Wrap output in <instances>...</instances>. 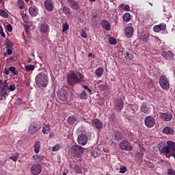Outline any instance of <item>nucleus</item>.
<instances>
[{
    "mask_svg": "<svg viewBox=\"0 0 175 175\" xmlns=\"http://www.w3.org/2000/svg\"><path fill=\"white\" fill-rule=\"evenodd\" d=\"M83 80L84 75L79 71H71L67 78L68 83L72 87H74V85L79 83H83Z\"/></svg>",
    "mask_w": 175,
    "mask_h": 175,
    "instance_id": "1",
    "label": "nucleus"
},
{
    "mask_svg": "<svg viewBox=\"0 0 175 175\" xmlns=\"http://www.w3.org/2000/svg\"><path fill=\"white\" fill-rule=\"evenodd\" d=\"M35 81L38 88H46L49 84V77L45 72H40L36 76Z\"/></svg>",
    "mask_w": 175,
    "mask_h": 175,
    "instance_id": "2",
    "label": "nucleus"
},
{
    "mask_svg": "<svg viewBox=\"0 0 175 175\" xmlns=\"http://www.w3.org/2000/svg\"><path fill=\"white\" fill-rule=\"evenodd\" d=\"M69 152L71 157L80 158V156L84 154V148L79 145H74L70 148Z\"/></svg>",
    "mask_w": 175,
    "mask_h": 175,
    "instance_id": "3",
    "label": "nucleus"
},
{
    "mask_svg": "<svg viewBox=\"0 0 175 175\" xmlns=\"http://www.w3.org/2000/svg\"><path fill=\"white\" fill-rule=\"evenodd\" d=\"M40 129H42V122L40 121H34L29 126L28 133L30 135H36Z\"/></svg>",
    "mask_w": 175,
    "mask_h": 175,
    "instance_id": "4",
    "label": "nucleus"
},
{
    "mask_svg": "<svg viewBox=\"0 0 175 175\" xmlns=\"http://www.w3.org/2000/svg\"><path fill=\"white\" fill-rule=\"evenodd\" d=\"M159 83L160 84V87L163 88V90H169L170 88V83H169V79L165 75H161L159 78Z\"/></svg>",
    "mask_w": 175,
    "mask_h": 175,
    "instance_id": "5",
    "label": "nucleus"
},
{
    "mask_svg": "<svg viewBox=\"0 0 175 175\" xmlns=\"http://www.w3.org/2000/svg\"><path fill=\"white\" fill-rule=\"evenodd\" d=\"M119 147L122 151H132V145L126 140H123L119 144Z\"/></svg>",
    "mask_w": 175,
    "mask_h": 175,
    "instance_id": "6",
    "label": "nucleus"
},
{
    "mask_svg": "<svg viewBox=\"0 0 175 175\" xmlns=\"http://www.w3.org/2000/svg\"><path fill=\"white\" fill-rule=\"evenodd\" d=\"M68 96H69V93L65 90H61L57 92L58 99L64 103L68 102Z\"/></svg>",
    "mask_w": 175,
    "mask_h": 175,
    "instance_id": "7",
    "label": "nucleus"
},
{
    "mask_svg": "<svg viewBox=\"0 0 175 175\" xmlns=\"http://www.w3.org/2000/svg\"><path fill=\"white\" fill-rule=\"evenodd\" d=\"M115 105V110L118 113H121L122 109H124V100H122V98H116L114 101Z\"/></svg>",
    "mask_w": 175,
    "mask_h": 175,
    "instance_id": "8",
    "label": "nucleus"
},
{
    "mask_svg": "<svg viewBox=\"0 0 175 175\" xmlns=\"http://www.w3.org/2000/svg\"><path fill=\"white\" fill-rule=\"evenodd\" d=\"M170 147H169V145H161L159 146V151L160 154H163V155H165L167 158H169L170 157Z\"/></svg>",
    "mask_w": 175,
    "mask_h": 175,
    "instance_id": "9",
    "label": "nucleus"
},
{
    "mask_svg": "<svg viewBox=\"0 0 175 175\" xmlns=\"http://www.w3.org/2000/svg\"><path fill=\"white\" fill-rule=\"evenodd\" d=\"M144 123L147 128H153L155 125V118L152 116H147L144 120Z\"/></svg>",
    "mask_w": 175,
    "mask_h": 175,
    "instance_id": "10",
    "label": "nucleus"
},
{
    "mask_svg": "<svg viewBox=\"0 0 175 175\" xmlns=\"http://www.w3.org/2000/svg\"><path fill=\"white\" fill-rule=\"evenodd\" d=\"M77 142L81 146H85L88 143V137L85 134L81 133L77 137Z\"/></svg>",
    "mask_w": 175,
    "mask_h": 175,
    "instance_id": "11",
    "label": "nucleus"
},
{
    "mask_svg": "<svg viewBox=\"0 0 175 175\" xmlns=\"http://www.w3.org/2000/svg\"><path fill=\"white\" fill-rule=\"evenodd\" d=\"M159 114L162 121H172V118H173V115L170 112H159Z\"/></svg>",
    "mask_w": 175,
    "mask_h": 175,
    "instance_id": "12",
    "label": "nucleus"
},
{
    "mask_svg": "<svg viewBox=\"0 0 175 175\" xmlns=\"http://www.w3.org/2000/svg\"><path fill=\"white\" fill-rule=\"evenodd\" d=\"M31 173L33 175H38L42 173V165L40 164H34L31 168Z\"/></svg>",
    "mask_w": 175,
    "mask_h": 175,
    "instance_id": "13",
    "label": "nucleus"
},
{
    "mask_svg": "<svg viewBox=\"0 0 175 175\" xmlns=\"http://www.w3.org/2000/svg\"><path fill=\"white\" fill-rule=\"evenodd\" d=\"M67 2L70 8L73 9V10H76L77 12L80 10V5H79V3L76 0H67Z\"/></svg>",
    "mask_w": 175,
    "mask_h": 175,
    "instance_id": "14",
    "label": "nucleus"
},
{
    "mask_svg": "<svg viewBox=\"0 0 175 175\" xmlns=\"http://www.w3.org/2000/svg\"><path fill=\"white\" fill-rule=\"evenodd\" d=\"M44 6L48 12H53L54 10V3H53V0H46L44 3Z\"/></svg>",
    "mask_w": 175,
    "mask_h": 175,
    "instance_id": "15",
    "label": "nucleus"
},
{
    "mask_svg": "<svg viewBox=\"0 0 175 175\" xmlns=\"http://www.w3.org/2000/svg\"><path fill=\"white\" fill-rule=\"evenodd\" d=\"M161 57H164L165 59L170 61V59H173L174 58V53L172 52V51H163L161 54Z\"/></svg>",
    "mask_w": 175,
    "mask_h": 175,
    "instance_id": "16",
    "label": "nucleus"
},
{
    "mask_svg": "<svg viewBox=\"0 0 175 175\" xmlns=\"http://www.w3.org/2000/svg\"><path fill=\"white\" fill-rule=\"evenodd\" d=\"M29 13L31 17H36L39 14V8L36 5H31L29 8Z\"/></svg>",
    "mask_w": 175,
    "mask_h": 175,
    "instance_id": "17",
    "label": "nucleus"
},
{
    "mask_svg": "<svg viewBox=\"0 0 175 175\" xmlns=\"http://www.w3.org/2000/svg\"><path fill=\"white\" fill-rule=\"evenodd\" d=\"M92 126H93V128H96V129L99 130L103 128V124L98 119H93L92 120Z\"/></svg>",
    "mask_w": 175,
    "mask_h": 175,
    "instance_id": "18",
    "label": "nucleus"
},
{
    "mask_svg": "<svg viewBox=\"0 0 175 175\" xmlns=\"http://www.w3.org/2000/svg\"><path fill=\"white\" fill-rule=\"evenodd\" d=\"M165 29H166V24L165 23H160L153 27V31L154 32H161V31H165Z\"/></svg>",
    "mask_w": 175,
    "mask_h": 175,
    "instance_id": "19",
    "label": "nucleus"
},
{
    "mask_svg": "<svg viewBox=\"0 0 175 175\" xmlns=\"http://www.w3.org/2000/svg\"><path fill=\"white\" fill-rule=\"evenodd\" d=\"M124 33L127 38H132L133 36V28L131 26L126 27Z\"/></svg>",
    "mask_w": 175,
    "mask_h": 175,
    "instance_id": "20",
    "label": "nucleus"
},
{
    "mask_svg": "<svg viewBox=\"0 0 175 175\" xmlns=\"http://www.w3.org/2000/svg\"><path fill=\"white\" fill-rule=\"evenodd\" d=\"M101 26L105 31H110L111 29V26L110 25V23L106 20H103L100 22Z\"/></svg>",
    "mask_w": 175,
    "mask_h": 175,
    "instance_id": "21",
    "label": "nucleus"
},
{
    "mask_svg": "<svg viewBox=\"0 0 175 175\" xmlns=\"http://www.w3.org/2000/svg\"><path fill=\"white\" fill-rule=\"evenodd\" d=\"M141 111L144 114H148L150 113V106L146 103H143L141 105Z\"/></svg>",
    "mask_w": 175,
    "mask_h": 175,
    "instance_id": "22",
    "label": "nucleus"
},
{
    "mask_svg": "<svg viewBox=\"0 0 175 175\" xmlns=\"http://www.w3.org/2000/svg\"><path fill=\"white\" fill-rule=\"evenodd\" d=\"M40 147H42V144L40 143V141H36L33 146L34 152H36V154H39Z\"/></svg>",
    "mask_w": 175,
    "mask_h": 175,
    "instance_id": "23",
    "label": "nucleus"
},
{
    "mask_svg": "<svg viewBox=\"0 0 175 175\" xmlns=\"http://www.w3.org/2000/svg\"><path fill=\"white\" fill-rule=\"evenodd\" d=\"M51 132V129H50V124H44V126L42 127V133L43 135H49Z\"/></svg>",
    "mask_w": 175,
    "mask_h": 175,
    "instance_id": "24",
    "label": "nucleus"
},
{
    "mask_svg": "<svg viewBox=\"0 0 175 175\" xmlns=\"http://www.w3.org/2000/svg\"><path fill=\"white\" fill-rule=\"evenodd\" d=\"M163 133L165 135H174V131L172 128L167 126L163 129Z\"/></svg>",
    "mask_w": 175,
    "mask_h": 175,
    "instance_id": "25",
    "label": "nucleus"
},
{
    "mask_svg": "<svg viewBox=\"0 0 175 175\" xmlns=\"http://www.w3.org/2000/svg\"><path fill=\"white\" fill-rule=\"evenodd\" d=\"M168 147L172 150V157H175V143L172 141L167 142Z\"/></svg>",
    "mask_w": 175,
    "mask_h": 175,
    "instance_id": "26",
    "label": "nucleus"
},
{
    "mask_svg": "<svg viewBox=\"0 0 175 175\" xmlns=\"http://www.w3.org/2000/svg\"><path fill=\"white\" fill-rule=\"evenodd\" d=\"M67 121L69 125H73L77 122V118H76V116H71L68 118Z\"/></svg>",
    "mask_w": 175,
    "mask_h": 175,
    "instance_id": "27",
    "label": "nucleus"
},
{
    "mask_svg": "<svg viewBox=\"0 0 175 175\" xmlns=\"http://www.w3.org/2000/svg\"><path fill=\"white\" fill-rule=\"evenodd\" d=\"M103 68L99 67L95 70V75L97 76V77H102V76H103Z\"/></svg>",
    "mask_w": 175,
    "mask_h": 175,
    "instance_id": "28",
    "label": "nucleus"
},
{
    "mask_svg": "<svg viewBox=\"0 0 175 175\" xmlns=\"http://www.w3.org/2000/svg\"><path fill=\"white\" fill-rule=\"evenodd\" d=\"M9 95L8 94V92L5 90H1V85H0V100H3V99H6V97Z\"/></svg>",
    "mask_w": 175,
    "mask_h": 175,
    "instance_id": "29",
    "label": "nucleus"
},
{
    "mask_svg": "<svg viewBox=\"0 0 175 175\" xmlns=\"http://www.w3.org/2000/svg\"><path fill=\"white\" fill-rule=\"evenodd\" d=\"M113 135H114V139L115 140H116V142H118V140L122 139V133L118 131H115Z\"/></svg>",
    "mask_w": 175,
    "mask_h": 175,
    "instance_id": "30",
    "label": "nucleus"
},
{
    "mask_svg": "<svg viewBox=\"0 0 175 175\" xmlns=\"http://www.w3.org/2000/svg\"><path fill=\"white\" fill-rule=\"evenodd\" d=\"M49 25L47 23H44L42 25H41V27H40V31L42 32H43L44 33H46V32H47V31H49Z\"/></svg>",
    "mask_w": 175,
    "mask_h": 175,
    "instance_id": "31",
    "label": "nucleus"
},
{
    "mask_svg": "<svg viewBox=\"0 0 175 175\" xmlns=\"http://www.w3.org/2000/svg\"><path fill=\"white\" fill-rule=\"evenodd\" d=\"M123 21L124 23H129L131 21V14L126 12L122 16Z\"/></svg>",
    "mask_w": 175,
    "mask_h": 175,
    "instance_id": "32",
    "label": "nucleus"
},
{
    "mask_svg": "<svg viewBox=\"0 0 175 175\" xmlns=\"http://www.w3.org/2000/svg\"><path fill=\"white\" fill-rule=\"evenodd\" d=\"M22 20H23L24 23H28L29 21V18H28V15H27V12H23L21 13Z\"/></svg>",
    "mask_w": 175,
    "mask_h": 175,
    "instance_id": "33",
    "label": "nucleus"
},
{
    "mask_svg": "<svg viewBox=\"0 0 175 175\" xmlns=\"http://www.w3.org/2000/svg\"><path fill=\"white\" fill-rule=\"evenodd\" d=\"M2 86H1V90L3 91L8 92V88H9V84L8 83V81L5 80L3 82Z\"/></svg>",
    "mask_w": 175,
    "mask_h": 175,
    "instance_id": "34",
    "label": "nucleus"
},
{
    "mask_svg": "<svg viewBox=\"0 0 175 175\" xmlns=\"http://www.w3.org/2000/svg\"><path fill=\"white\" fill-rule=\"evenodd\" d=\"M125 59L127 61H132V59H133V54H132V52H126Z\"/></svg>",
    "mask_w": 175,
    "mask_h": 175,
    "instance_id": "35",
    "label": "nucleus"
},
{
    "mask_svg": "<svg viewBox=\"0 0 175 175\" xmlns=\"http://www.w3.org/2000/svg\"><path fill=\"white\" fill-rule=\"evenodd\" d=\"M25 69L27 72H32V70H35V66L32 64L27 65L25 66Z\"/></svg>",
    "mask_w": 175,
    "mask_h": 175,
    "instance_id": "36",
    "label": "nucleus"
},
{
    "mask_svg": "<svg viewBox=\"0 0 175 175\" xmlns=\"http://www.w3.org/2000/svg\"><path fill=\"white\" fill-rule=\"evenodd\" d=\"M18 9H21V10H23V9H24V8H25V3L24 2V1L18 0Z\"/></svg>",
    "mask_w": 175,
    "mask_h": 175,
    "instance_id": "37",
    "label": "nucleus"
},
{
    "mask_svg": "<svg viewBox=\"0 0 175 175\" xmlns=\"http://www.w3.org/2000/svg\"><path fill=\"white\" fill-rule=\"evenodd\" d=\"M62 11L66 16L70 14V8L66 7V5L63 6Z\"/></svg>",
    "mask_w": 175,
    "mask_h": 175,
    "instance_id": "38",
    "label": "nucleus"
},
{
    "mask_svg": "<svg viewBox=\"0 0 175 175\" xmlns=\"http://www.w3.org/2000/svg\"><path fill=\"white\" fill-rule=\"evenodd\" d=\"M5 42L6 49H12L13 47V43L9 39H5Z\"/></svg>",
    "mask_w": 175,
    "mask_h": 175,
    "instance_id": "39",
    "label": "nucleus"
},
{
    "mask_svg": "<svg viewBox=\"0 0 175 175\" xmlns=\"http://www.w3.org/2000/svg\"><path fill=\"white\" fill-rule=\"evenodd\" d=\"M0 16L4 17V18H8L9 17V14H8L5 10L0 9Z\"/></svg>",
    "mask_w": 175,
    "mask_h": 175,
    "instance_id": "40",
    "label": "nucleus"
},
{
    "mask_svg": "<svg viewBox=\"0 0 175 175\" xmlns=\"http://www.w3.org/2000/svg\"><path fill=\"white\" fill-rule=\"evenodd\" d=\"M10 72H12L13 75L17 76L18 75V71L16 68V67L11 66L9 68Z\"/></svg>",
    "mask_w": 175,
    "mask_h": 175,
    "instance_id": "41",
    "label": "nucleus"
},
{
    "mask_svg": "<svg viewBox=\"0 0 175 175\" xmlns=\"http://www.w3.org/2000/svg\"><path fill=\"white\" fill-rule=\"evenodd\" d=\"M143 155H144V153H138L137 154V162H139V163H142V162H143Z\"/></svg>",
    "mask_w": 175,
    "mask_h": 175,
    "instance_id": "42",
    "label": "nucleus"
},
{
    "mask_svg": "<svg viewBox=\"0 0 175 175\" xmlns=\"http://www.w3.org/2000/svg\"><path fill=\"white\" fill-rule=\"evenodd\" d=\"M19 157L20 155H18V154H16L15 155L10 156L9 158L14 162H17Z\"/></svg>",
    "mask_w": 175,
    "mask_h": 175,
    "instance_id": "43",
    "label": "nucleus"
},
{
    "mask_svg": "<svg viewBox=\"0 0 175 175\" xmlns=\"http://www.w3.org/2000/svg\"><path fill=\"white\" fill-rule=\"evenodd\" d=\"M33 159L34 161H38V159H39V161H42L43 159V156L40 155V154H36V155H33Z\"/></svg>",
    "mask_w": 175,
    "mask_h": 175,
    "instance_id": "44",
    "label": "nucleus"
},
{
    "mask_svg": "<svg viewBox=\"0 0 175 175\" xmlns=\"http://www.w3.org/2000/svg\"><path fill=\"white\" fill-rule=\"evenodd\" d=\"M74 170L75 172L78 173L79 174H81L83 172L80 166L79 165H75Z\"/></svg>",
    "mask_w": 175,
    "mask_h": 175,
    "instance_id": "45",
    "label": "nucleus"
},
{
    "mask_svg": "<svg viewBox=\"0 0 175 175\" xmlns=\"http://www.w3.org/2000/svg\"><path fill=\"white\" fill-rule=\"evenodd\" d=\"M79 97H80V99H87V92H85V90L82 91Z\"/></svg>",
    "mask_w": 175,
    "mask_h": 175,
    "instance_id": "46",
    "label": "nucleus"
},
{
    "mask_svg": "<svg viewBox=\"0 0 175 175\" xmlns=\"http://www.w3.org/2000/svg\"><path fill=\"white\" fill-rule=\"evenodd\" d=\"M109 44H117V40L113 37H110L109 39Z\"/></svg>",
    "mask_w": 175,
    "mask_h": 175,
    "instance_id": "47",
    "label": "nucleus"
},
{
    "mask_svg": "<svg viewBox=\"0 0 175 175\" xmlns=\"http://www.w3.org/2000/svg\"><path fill=\"white\" fill-rule=\"evenodd\" d=\"M140 40L143 42H147L148 40V34H144L140 36Z\"/></svg>",
    "mask_w": 175,
    "mask_h": 175,
    "instance_id": "48",
    "label": "nucleus"
},
{
    "mask_svg": "<svg viewBox=\"0 0 175 175\" xmlns=\"http://www.w3.org/2000/svg\"><path fill=\"white\" fill-rule=\"evenodd\" d=\"M68 29H69V24H68V23H65L63 25L62 32H66V31H68Z\"/></svg>",
    "mask_w": 175,
    "mask_h": 175,
    "instance_id": "49",
    "label": "nucleus"
},
{
    "mask_svg": "<svg viewBox=\"0 0 175 175\" xmlns=\"http://www.w3.org/2000/svg\"><path fill=\"white\" fill-rule=\"evenodd\" d=\"M61 149V146L59 144H56L55 145L53 148H52V151H59V150Z\"/></svg>",
    "mask_w": 175,
    "mask_h": 175,
    "instance_id": "50",
    "label": "nucleus"
},
{
    "mask_svg": "<svg viewBox=\"0 0 175 175\" xmlns=\"http://www.w3.org/2000/svg\"><path fill=\"white\" fill-rule=\"evenodd\" d=\"M82 87L83 88H84V90H86V91H88L90 94H92V90H90V87L85 85H83Z\"/></svg>",
    "mask_w": 175,
    "mask_h": 175,
    "instance_id": "51",
    "label": "nucleus"
},
{
    "mask_svg": "<svg viewBox=\"0 0 175 175\" xmlns=\"http://www.w3.org/2000/svg\"><path fill=\"white\" fill-rule=\"evenodd\" d=\"M8 90L9 91H14L16 90V85L15 84H13V85H10L9 87H8Z\"/></svg>",
    "mask_w": 175,
    "mask_h": 175,
    "instance_id": "52",
    "label": "nucleus"
},
{
    "mask_svg": "<svg viewBox=\"0 0 175 175\" xmlns=\"http://www.w3.org/2000/svg\"><path fill=\"white\" fill-rule=\"evenodd\" d=\"M128 170V168H126L125 166L121 167H120V173H125Z\"/></svg>",
    "mask_w": 175,
    "mask_h": 175,
    "instance_id": "53",
    "label": "nucleus"
},
{
    "mask_svg": "<svg viewBox=\"0 0 175 175\" xmlns=\"http://www.w3.org/2000/svg\"><path fill=\"white\" fill-rule=\"evenodd\" d=\"M0 34L3 38H5V36H6V35L3 32V28L2 27V25H0Z\"/></svg>",
    "mask_w": 175,
    "mask_h": 175,
    "instance_id": "54",
    "label": "nucleus"
},
{
    "mask_svg": "<svg viewBox=\"0 0 175 175\" xmlns=\"http://www.w3.org/2000/svg\"><path fill=\"white\" fill-rule=\"evenodd\" d=\"M167 173L168 175H175V171L173 169H168Z\"/></svg>",
    "mask_w": 175,
    "mask_h": 175,
    "instance_id": "55",
    "label": "nucleus"
},
{
    "mask_svg": "<svg viewBox=\"0 0 175 175\" xmlns=\"http://www.w3.org/2000/svg\"><path fill=\"white\" fill-rule=\"evenodd\" d=\"M7 30L8 31V32H12V31H13V27H12V25H7Z\"/></svg>",
    "mask_w": 175,
    "mask_h": 175,
    "instance_id": "56",
    "label": "nucleus"
},
{
    "mask_svg": "<svg viewBox=\"0 0 175 175\" xmlns=\"http://www.w3.org/2000/svg\"><path fill=\"white\" fill-rule=\"evenodd\" d=\"M100 88H102V90H106V88H107V83H103L100 84Z\"/></svg>",
    "mask_w": 175,
    "mask_h": 175,
    "instance_id": "57",
    "label": "nucleus"
},
{
    "mask_svg": "<svg viewBox=\"0 0 175 175\" xmlns=\"http://www.w3.org/2000/svg\"><path fill=\"white\" fill-rule=\"evenodd\" d=\"M7 54L8 55H12V54H13V51L12 50V49L8 48Z\"/></svg>",
    "mask_w": 175,
    "mask_h": 175,
    "instance_id": "58",
    "label": "nucleus"
},
{
    "mask_svg": "<svg viewBox=\"0 0 175 175\" xmlns=\"http://www.w3.org/2000/svg\"><path fill=\"white\" fill-rule=\"evenodd\" d=\"M81 35L82 38H87V33L84 30L81 31Z\"/></svg>",
    "mask_w": 175,
    "mask_h": 175,
    "instance_id": "59",
    "label": "nucleus"
},
{
    "mask_svg": "<svg viewBox=\"0 0 175 175\" xmlns=\"http://www.w3.org/2000/svg\"><path fill=\"white\" fill-rule=\"evenodd\" d=\"M21 103H23V100L20 98H18L16 101V105H21Z\"/></svg>",
    "mask_w": 175,
    "mask_h": 175,
    "instance_id": "60",
    "label": "nucleus"
},
{
    "mask_svg": "<svg viewBox=\"0 0 175 175\" xmlns=\"http://www.w3.org/2000/svg\"><path fill=\"white\" fill-rule=\"evenodd\" d=\"M125 12H131V7H129V5H126L124 7Z\"/></svg>",
    "mask_w": 175,
    "mask_h": 175,
    "instance_id": "61",
    "label": "nucleus"
},
{
    "mask_svg": "<svg viewBox=\"0 0 175 175\" xmlns=\"http://www.w3.org/2000/svg\"><path fill=\"white\" fill-rule=\"evenodd\" d=\"M110 120L111 121H112V122H114V121H116V116H114V114L111 115L110 117Z\"/></svg>",
    "mask_w": 175,
    "mask_h": 175,
    "instance_id": "62",
    "label": "nucleus"
},
{
    "mask_svg": "<svg viewBox=\"0 0 175 175\" xmlns=\"http://www.w3.org/2000/svg\"><path fill=\"white\" fill-rule=\"evenodd\" d=\"M9 71H10L9 69L8 68H4V74L8 75H9Z\"/></svg>",
    "mask_w": 175,
    "mask_h": 175,
    "instance_id": "63",
    "label": "nucleus"
},
{
    "mask_svg": "<svg viewBox=\"0 0 175 175\" xmlns=\"http://www.w3.org/2000/svg\"><path fill=\"white\" fill-rule=\"evenodd\" d=\"M125 6H126V5H125V4H121L120 5V9H123V10H125Z\"/></svg>",
    "mask_w": 175,
    "mask_h": 175,
    "instance_id": "64",
    "label": "nucleus"
}]
</instances>
